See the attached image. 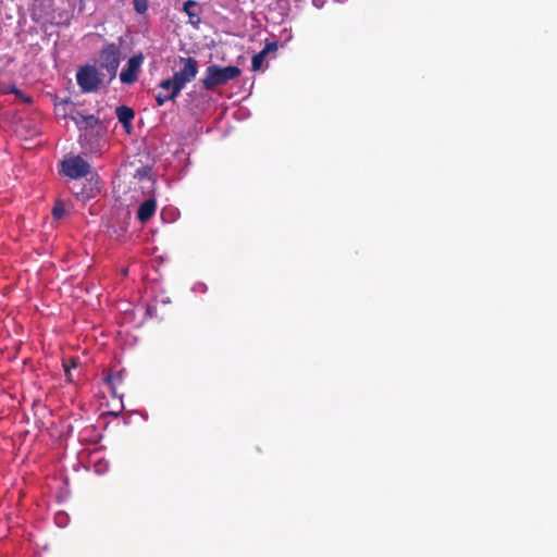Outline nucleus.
Returning <instances> with one entry per match:
<instances>
[{
	"mask_svg": "<svg viewBox=\"0 0 557 557\" xmlns=\"http://www.w3.org/2000/svg\"><path fill=\"white\" fill-rule=\"evenodd\" d=\"M242 74L238 66L228 65L222 67L213 64L207 67L206 75L201 79L202 87L206 90H213L216 86H222Z\"/></svg>",
	"mask_w": 557,
	"mask_h": 557,
	"instance_id": "1",
	"label": "nucleus"
},
{
	"mask_svg": "<svg viewBox=\"0 0 557 557\" xmlns=\"http://www.w3.org/2000/svg\"><path fill=\"white\" fill-rule=\"evenodd\" d=\"M180 63L183 66L174 73L173 78L176 82L174 95H180L187 83L191 82L198 74V61L191 57L181 58Z\"/></svg>",
	"mask_w": 557,
	"mask_h": 557,
	"instance_id": "2",
	"label": "nucleus"
},
{
	"mask_svg": "<svg viewBox=\"0 0 557 557\" xmlns=\"http://www.w3.org/2000/svg\"><path fill=\"white\" fill-rule=\"evenodd\" d=\"M121 61V51L115 44H108L103 46L100 51V67L108 72L109 78L113 79Z\"/></svg>",
	"mask_w": 557,
	"mask_h": 557,
	"instance_id": "3",
	"label": "nucleus"
},
{
	"mask_svg": "<svg viewBox=\"0 0 557 557\" xmlns=\"http://www.w3.org/2000/svg\"><path fill=\"white\" fill-rule=\"evenodd\" d=\"M76 81L84 92H95L101 84L99 73L92 65L81 66L76 73Z\"/></svg>",
	"mask_w": 557,
	"mask_h": 557,
	"instance_id": "4",
	"label": "nucleus"
},
{
	"mask_svg": "<svg viewBox=\"0 0 557 557\" xmlns=\"http://www.w3.org/2000/svg\"><path fill=\"white\" fill-rule=\"evenodd\" d=\"M90 170V164L81 156L70 157L61 162V172L73 180L87 176Z\"/></svg>",
	"mask_w": 557,
	"mask_h": 557,
	"instance_id": "5",
	"label": "nucleus"
},
{
	"mask_svg": "<svg viewBox=\"0 0 557 557\" xmlns=\"http://www.w3.org/2000/svg\"><path fill=\"white\" fill-rule=\"evenodd\" d=\"M144 62L143 53L131 57L126 67L120 73V79L123 84L132 85L138 79V73Z\"/></svg>",
	"mask_w": 557,
	"mask_h": 557,
	"instance_id": "6",
	"label": "nucleus"
},
{
	"mask_svg": "<svg viewBox=\"0 0 557 557\" xmlns=\"http://www.w3.org/2000/svg\"><path fill=\"white\" fill-rule=\"evenodd\" d=\"M70 119L76 124L81 132L94 131L100 125V120L94 114H85L77 110H72L69 113Z\"/></svg>",
	"mask_w": 557,
	"mask_h": 557,
	"instance_id": "7",
	"label": "nucleus"
},
{
	"mask_svg": "<svg viewBox=\"0 0 557 557\" xmlns=\"http://www.w3.org/2000/svg\"><path fill=\"white\" fill-rule=\"evenodd\" d=\"M72 189L76 198L83 201L94 198L100 191L98 181H89L87 186L84 185L83 187L79 188L77 184H74Z\"/></svg>",
	"mask_w": 557,
	"mask_h": 557,
	"instance_id": "8",
	"label": "nucleus"
},
{
	"mask_svg": "<svg viewBox=\"0 0 557 557\" xmlns=\"http://www.w3.org/2000/svg\"><path fill=\"white\" fill-rule=\"evenodd\" d=\"M157 202L153 198L146 199L137 210V219L141 223L148 222L156 213Z\"/></svg>",
	"mask_w": 557,
	"mask_h": 557,
	"instance_id": "9",
	"label": "nucleus"
},
{
	"mask_svg": "<svg viewBox=\"0 0 557 557\" xmlns=\"http://www.w3.org/2000/svg\"><path fill=\"white\" fill-rule=\"evenodd\" d=\"M183 11L188 15L189 22L194 25L200 23L199 4L195 0H187L184 3Z\"/></svg>",
	"mask_w": 557,
	"mask_h": 557,
	"instance_id": "10",
	"label": "nucleus"
},
{
	"mask_svg": "<svg viewBox=\"0 0 557 557\" xmlns=\"http://www.w3.org/2000/svg\"><path fill=\"white\" fill-rule=\"evenodd\" d=\"M116 116L121 124L125 127L131 126V123L135 116L134 110L126 106H121L116 108Z\"/></svg>",
	"mask_w": 557,
	"mask_h": 557,
	"instance_id": "11",
	"label": "nucleus"
},
{
	"mask_svg": "<svg viewBox=\"0 0 557 557\" xmlns=\"http://www.w3.org/2000/svg\"><path fill=\"white\" fill-rule=\"evenodd\" d=\"M175 81L174 78H168L160 83V87L162 90L166 91L168 98H176L178 95H174V88H175Z\"/></svg>",
	"mask_w": 557,
	"mask_h": 557,
	"instance_id": "12",
	"label": "nucleus"
},
{
	"mask_svg": "<svg viewBox=\"0 0 557 557\" xmlns=\"http://www.w3.org/2000/svg\"><path fill=\"white\" fill-rule=\"evenodd\" d=\"M79 364L78 358H70L69 360L63 361V367L65 371V375L67 377V381L72 382V374L71 370L77 368Z\"/></svg>",
	"mask_w": 557,
	"mask_h": 557,
	"instance_id": "13",
	"label": "nucleus"
},
{
	"mask_svg": "<svg viewBox=\"0 0 557 557\" xmlns=\"http://www.w3.org/2000/svg\"><path fill=\"white\" fill-rule=\"evenodd\" d=\"M65 214V207L62 201H57L52 208V215L54 219L60 220Z\"/></svg>",
	"mask_w": 557,
	"mask_h": 557,
	"instance_id": "14",
	"label": "nucleus"
},
{
	"mask_svg": "<svg viewBox=\"0 0 557 557\" xmlns=\"http://www.w3.org/2000/svg\"><path fill=\"white\" fill-rule=\"evenodd\" d=\"M265 57L263 53L258 52L251 59V69L252 71H259L262 67Z\"/></svg>",
	"mask_w": 557,
	"mask_h": 557,
	"instance_id": "15",
	"label": "nucleus"
},
{
	"mask_svg": "<svg viewBox=\"0 0 557 557\" xmlns=\"http://www.w3.org/2000/svg\"><path fill=\"white\" fill-rule=\"evenodd\" d=\"M103 381H104V383L109 384L112 389H114L115 383L122 382V375H121V373H116V374L109 373L108 375H106Z\"/></svg>",
	"mask_w": 557,
	"mask_h": 557,
	"instance_id": "16",
	"label": "nucleus"
},
{
	"mask_svg": "<svg viewBox=\"0 0 557 557\" xmlns=\"http://www.w3.org/2000/svg\"><path fill=\"white\" fill-rule=\"evenodd\" d=\"M134 10L138 14H144L148 10V1L147 0H133Z\"/></svg>",
	"mask_w": 557,
	"mask_h": 557,
	"instance_id": "17",
	"label": "nucleus"
},
{
	"mask_svg": "<svg viewBox=\"0 0 557 557\" xmlns=\"http://www.w3.org/2000/svg\"><path fill=\"white\" fill-rule=\"evenodd\" d=\"M278 48L277 41L267 42L264 48L260 51L267 57L271 52H275Z\"/></svg>",
	"mask_w": 557,
	"mask_h": 557,
	"instance_id": "18",
	"label": "nucleus"
},
{
	"mask_svg": "<svg viewBox=\"0 0 557 557\" xmlns=\"http://www.w3.org/2000/svg\"><path fill=\"white\" fill-rule=\"evenodd\" d=\"M176 98H168V94H164L162 91L156 96V102L158 107H162L166 101H173Z\"/></svg>",
	"mask_w": 557,
	"mask_h": 557,
	"instance_id": "19",
	"label": "nucleus"
},
{
	"mask_svg": "<svg viewBox=\"0 0 557 557\" xmlns=\"http://www.w3.org/2000/svg\"><path fill=\"white\" fill-rule=\"evenodd\" d=\"M4 92L21 95V91L17 89V87L15 85H12V86L8 87V89L4 90Z\"/></svg>",
	"mask_w": 557,
	"mask_h": 557,
	"instance_id": "20",
	"label": "nucleus"
},
{
	"mask_svg": "<svg viewBox=\"0 0 557 557\" xmlns=\"http://www.w3.org/2000/svg\"><path fill=\"white\" fill-rule=\"evenodd\" d=\"M149 169L148 168H140L136 171V176L144 177L148 174Z\"/></svg>",
	"mask_w": 557,
	"mask_h": 557,
	"instance_id": "21",
	"label": "nucleus"
}]
</instances>
